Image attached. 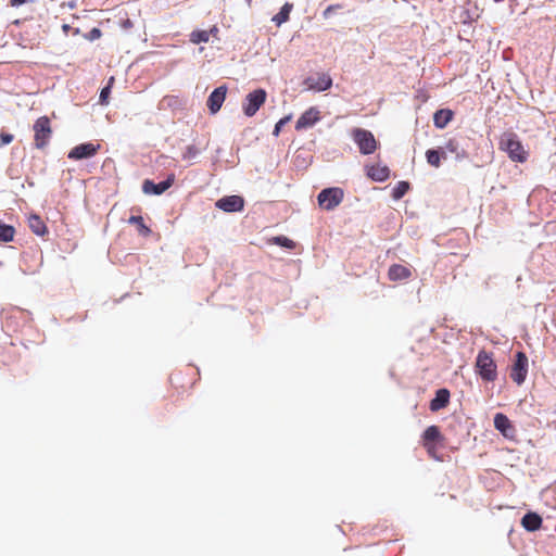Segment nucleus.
Segmentation results:
<instances>
[{
  "mask_svg": "<svg viewBox=\"0 0 556 556\" xmlns=\"http://www.w3.org/2000/svg\"><path fill=\"white\" fill-rule=\"evenodd\" d=\"M498 148L506 152L513 162L526 163L528 161L529 152L514 131H505L501 135Z\"/></svg>",
  "mask_w": 556,
  "mask_h": 556,
  "instance_id": "nucleus-1",
  "label": "nucleus"
},
{
  "mask_svg": "<svg viewBox=\"0 0 556 556\" xmlns=\"http://www.w3.org/2000/svg\"><path fill=\"white\" fill-rule=\"evenodd\" d=\"M34 131V147L38 150H43L48 147L52 138L51 121L48 116H40L33 125Z\"/></svg>",
  "mask_w": 556,
  "mask_h": 556,
  "instance_id": "nucleus-2",
  "label": "nucleus"
},
{
  "mask_svg": "<svg viewBox=\"0 0 556 556\" xmlns=\"http://www.w3.org/2000/svg\"><path fill=\"white\" fill-rule=\"evenodd\" d=\"M476 370L484 381L492 382L497 378V367L492 353L480 351L476 358Z\"/></svg>",
  "mask_w": 556,
  "mask_h": 556,
  "instance_id": "nucleus-3",
  "label": "nucleus"
},
{
  "mask_svg": "<svg viewBox=\"0 0 556 556\" xmlns=\"http://www.w3.org/2000/svg\"><path fill=\"white\" fill-rule=\"evenodd\" d=\"M352 138L362 154H372L377 150V141L371 131L363 128H354Z\"/></svg>",
  "mask_w": 556,
  "mask_h": 556,
  "instance_id": "nucleus-4",
  "label": "nucleus"
},
{
  "mask_svg": "<svg viewBox=\"0 0 556 556\" xmlns=\"http://www.w3.org/2000/svg\"><path fill=\"white\" fill-rule=\"evenodd\" d=\"M266 99L267 92L265 89L258 88L249 92L242 102V111L244 115L248 117L254 116L260 108L265 103Z\"/></svg>",
  "mask_w": 556,
  "mask_h": 556,
  "instance_id": "nucleus-5",
  "label": "nucleus"
},
{
  "mask_svg": "<svg viewBox=\"0 0 556 556\" xmlns=\"http://www.w3.org/2000/svg\"><path fill=\"white\" fill-rule=\"evenodd\" d=\"M529 361L525 352H517L510 366L509 377L517 384L521 386L528 376Z\"/></svg>",
  "mask_w": 556,
  "mask_h": 556,
  "instance_id": "nucleus-6",
  "label": "nucleus"
},
{
  "mask_svg": "<svg viewBox=\"0 0 556 556\" xmlns=\"http://www.w3.org/2000/svg\"><path fill=\"white\" fill-rule=\"evenodd\" d=\"M344 198V192L339 187L326 188L317 197L318 204L323 210L332 211Z\"/></svg>",
  "mask_w": 556,
  "mask_h": 556,
  "instance_id": "nucleus-7",
  "label": "nucleus"
},
{
  "mask_svg": "<svg viewBox=\"0 0 556 556\" xmlns=\"http://www.w3.org/2000/svg\"><path fill=\"white\" fill-rule=\"evenodd\" d=\"M100 149V144H93L91 142L81 143L74 147L70 153L68 159L71 160H83L88 159L97 154Z\"/></svg>",
  "mask_w": 556,
  "mask_h": 556,
  "instance_id": "nucleus-8",
  "label": "nucleus"
},
{
  "mask_svg": "<svg viewBox=\"0 0 556 556\" xmlns=\"http://www.w3.org/2000/svg\"><path fill=\"white\" fill-rule=\"evenodd\" d=\"M243 206L244 200L240 195H227L216 202V207L228 213L242 211Z\"/></svg>",
  "mask_w": 556,
  "mask_h": 556,
  "instance_id": "nucleus-9",
  "label": "nucleus"
},
{
  "mask_svg": "<svg viewBox=\"0 0 556 556\" xmlns=\"http://www.w3.org/2000/svg\"><path fill=\"white\" fill-rule=\"evenodd\" d=\"M494 427L497 431L502 433L506 439H514L516 434V429L509 418L503 414L497 413L494 416Z\"/></svg>",
  "mask_w": 556,
  "mask_h": 556,
  "instance_id": "nucleus-10",
  "label": "nucleus"
},
{
  "mask_svg": "<svg viewBox=\"0 0 556 556\" xmlns=\"http://www.w3.org/2000/svg\"><path fill=\"white\" fill-rule=\"evenodd\" d=\"M226 94L227 87L223 85L214 89L212 93L208 96L206 104L212 114H216L220 110L226 99Z\"/></svg>",
  "mask_w": 556,
  "mask_h": 556,
  "instance_id": "nucleus-11",
  "label": "nucleus"
},
{
  "mask_svg": "<svg viewBox=\"0 0 556 556\" xmlns=\"http://www.w3.org/2000/svg\"><path fill=\"white\" fill-rule=\"evenodd\" d=\"M304 85L308 90L326 91L332 86V78L328 74H318L317 77H307Z\"/></svg>",
  "mask_w": 556,
  "mask_h": 556,
  "instance_id": "nucleus-12",
  "label": "nucleus"
},
{
  "mask_svg": "<svg viewBox=\"0 0 556 556\" xmlns=\"http://www.w3.org/2000/svg\"><path fill=\"white\" fill-rule=\"evenodd\" d=\"M319 119V111L316 108H309L296 121L295 129L302 130L309 128L314 126Z\"/></svg>",
  "mask_w": 556,
  "mask_h": 556,
  "instance_id": "nucleus-13",
  "label": "nucleus"
},
{
  "mask_svg": "<svg viewBox=\"0 0 556 556\" xmlns=\"http://www.w3.org/2000/svg\"><path fill=\"white\" fill-rule=\"evenodd\" d=\"M174 180H175L174 175H169L166 180H164L160 184H154L152 180L147 179L143 181L142 190L144 193H148V194H150V193L162 194L168 188L172 187V185L174 184Z\"/></svg>",
  "mask_w": 556,
  "mask_h": 556,
  "instance_id": "nucleus-14",
  "label": "nucleus"
},
{
  "mask_svg": "<svg viewBox=\"0 0 556 556\" xmlns=\"http://www.w3.org/2000/svg\"><path fill=\"white\" fill-rule=\"evenodd\" d=\"M412 276V270L401 264H393L388 270V277L391 281L406 280Z\"/></svg>",
  "mask_w": 556,
  "mask_h": 556,
  "instance_id": "nucleus-15",
  "label": "nucleus"
},
{
  "mask_svg": "<svg viewBox=\"0 0 556 556\" xmlns=\"http://www.w3.org/2000/svg\"><path fill=\"white\" fill-rule=\"evenodd\" d=\"M450 402V391L447 389H439L435 393L434 399L430 402V409L432 412L444 408Z\"/></svg>",
  "mask_w": 556,
  "mask_h": 556,
  "instance_id": "nucleus-16",
  "label": "nucleus"
},
{
  "mask_svg": "<svg viewBox=\"0 0 556 556\" xmlns=\"http://www.w3.org/2000/svg\"><path fill=\"white\" fill-rule=\"evenodd\" d=\"M454 113L450 109L438 110L433 115V124L437 128L443 129L453 119Z\"/></svg>",
  "mask_w": 556,
  "mask_h": 556,
  "instance_id": "nucleus-17",
  "label": "nucleus"
},
{
  "mask_svg": "<svg viewBox=\"0 0 556 556\" xmlns=\"http://www.w3.org/2000/svg\"><path fill=\"white\" fill-rule=\"evenodd\" d=\"M367 175L375 181H384L390 176V169L388 166L372 165L367 168Z\"/></svg>",
  "mask_w": 556,
  "mask_h": 556,
  "instance_id": "nucleus-18",
  "label": "nucleus"
},
{
  "mask_svg": "<svg viewBox=\"0 0 556 556\" xmlns=\"http://www.w3.org/2000/svg\"><path fill=\"white\" fill-rule=\"evenodd\" d=\"M28 226L30 230L37 236H45L48 232V228L41 217L37 214H31L28 217Z\"/></svg>",
  "mask_w": 556,
  "mask_h": 556,
  "instance_id": "nucleus-19",
  "label": "nucleus"
},
{
  "mask_svg": "<svg viewBox=\"0 0 556 556\" xmlns=\"http://www.w3.org/2000/svg\"><path fill=\"white\" fill-rule=\"evenodd\" d=\"M292 3H285L280 11L273 17V22L280 26L282 23L287 22L289 20L290 12L292 11Z\"/></svg>",
  "mask_w": 556,
  "mask_h": 556,
  "instance_id": "nucleus-20",
  "label": "nucleus"
},
{
  "mask_svg": "<svg viewBox=\"0 0 556 556\" xmlns=\"http://www.w3.org/2000/svg\"><path fill=\"white\" fill-rule=\"evenodd\" d=\"M442 157H445L444 152H440L439 150L434 149H429L426 151L427 162L433 167H439L441 165Z\"/></svg>",
  "mask_w": 556,
  "mask_h": 556,
  "instance_id": "nucleus-21",
  "label": "nucleus"
},
{
  "mask_svg": "<svg viewBox=\"0 0 556 556\" xmlns=\"http://www.w3.org/2000/svg\"><path fill=\"white\" fill-rule=\"evenodd\" d=\"M441 438V433L439 427L430 426L428 427L422 434V443H434Z\"/></svg>",
  "mask_w": 556,
  "mask_h": 556,
  "instance_id": "nucleus-22",
  "label": "nucleus"
},
{
  "mask_svg": "<svg viewBox=\"0 0 556 556\" xmlns=\"http://www.w3.org/2000/svg\"><path fill=\"white\" fill-rule=\"evenodd\" d=\"M15 236V229L11 225H7L0 220V241L11 242Z\"/></svg>",
  "mask_w": 556,
  "mask_h": 556,
  "instance_id": "nucleus-23",
  "label": "nucleus"
},
{
  "mask_svg": "<svg viewBox=\"0 0 556 556\" xmlns=\"http://www.w3.org/2000/svg\"><path fill=\"white\" fill-rule=\"evenodd\" d=\"M128 223L136 225L138 232L144 237L149 236L151 232V229L144 224L142 216H130Z\"/></svg>",
  "mask_w": 556,
  "mask_h": 556,
  "instance_id": "nucleus-24",
  "label": "nucleus"
},
{
  "mask_svg": "<svg viewBox=\"0 0 556 556\" xmlns=\"http://www.w3.org/2000/svg\"><path fill=\"white\" fill-rule=\"evenodd\" d=\"M408 189H409V184L407 181H399L392 191L393 199L400 200L401 198H403L406 194Z\"/></svg>",
  "mask_w": 556,
  "mask_h": 556,
  "instance_id": "nucleus-25",
  "label": "nucleus"
},
{
  "mask_svg": "<svg viewBox=\"0 0 556 556\" xmlns=\"http://www.w3.org/2000/svg\"><path fill=\"white\" fill-rule=\"evenodd\" d=\"M210 40V31L207 30H194L190 35V41L192 43L207 42Z\"/></svg>",
  "mask_w": 556,
  "mask_h": 556,
  "instance_id": "nucleus-26",
  "label": "nucleus"
},
{
  "mask_svg": "<svg viewBox=\"0 0 556 556\" xmlns=\"http://www.w3.org/2000/svg\"><path fill=\"white\" fill-rule=\"evenodd\" d=\"M445 148L448 152L455 154L457 157H465L466 156V152L464 150H459V144H458V141L456 139H450L446 144H445Z\"/></svg>",
  "mask_w": 556,
  "mask_h": 556,
  "instance_id": "nucleus-27",
  "label": "nucleus"
},
{
  "mask_svg": "<svg viewBox=\"0 0 556 556\" xmlns=\"http://www.w3.org/2000/svg\"><path fill=\"white\" fill-rule=\"evenodd\" d=\"M274 242L280 247L288 249H293L295 247V243L285 236L275 237Z\"/></svg>",
  "mask_w": 556,
  "mask_h": 556,
  "instance_id": "nucleus-28",
  "label": "nucleus"
},
{
  "mask_svg": "<svg viewBox=\"0 0 556 556\" xmlns=\"http://www.w3.org/2000/svg\"><path fill=\"white\" fill-rule=\"evenodd\" d=\"M291 119V116H286L281 119L278 121V123L275 125V128H274V131H273V135L274 136H279L280 131H281V128H283V126Z\"/></svg>",
  "mask_w": 556,
  "mask_h": 556,
  "instance_id": "nucleus-29",
  "label": "nucleus"
},
{
  "mask_svg": "<svg viewBox=\"0 0 556 556\" xmlns=\"http://www.w3.org/2000/svg\"><path fill=\"white\" fill-rule=\"evenodd\" d=\"M199 153V150L194 146H188L186 152L184 153V159H192L195 157Z\"/></svg>",
  "mask_w": 556,
  "mask_h": 556,
  "instance_id": "nucleus-30",
  "label": "nucleus"
},
{
  "mask_svg": "<svg viewBox=\"0 0 556 556\" xmlns=\"http://www.w3.org/2000/svg\"><path fill=\"white\" fill-rule=\"evenodd\" d=\"M520 521H542V518L535 513H528Z\"/></svg>",
  "mask_w": 556,
  "mask_h": 556,
  "instance_id": "nucleus-31",
  "label": "nucleus"
},
{
  "mask_svg": "<svg viewBox=\"0 0 556 556\" xmlns=\"http://www.w3.org/2000/svg\"><path fill=\"white\" fill-rule=\"evenodd\" d=\"M111 90H110V87H104L101 92H100V102L102 104H105L108 103V98H109V94H110Z\"/></svg>",
  "mask_w": 556,
  "mask_h": 556,
  "instance_id": "nucleus-32",
  "label": "nucleus"
},
{
  "mask_svg": "<svg viewBox=\"0 0 556 556\" xmlns=\"http://www.w3.org/2000/svg\"><path fill=\"white\" fill-rule=\"evenodd\" d=\"M0 140H1V144H3V146L9 144L13 141V135L7 134V132H1Z\"/></svg>",
  "mask_w": 556,
  "mask_h": 556,
  "instance_id": "nucleus-33",
  "label": "nucleus"
},
{
  "mask_svg": "<svg viewBox=\"0 0 556 556\" xmlns=\"http://www.w3.org/2000/svg\"><path fill=\"white\" fill-rule=\"evenodd\" d=\"M425 448L427 450L428 454L432 457L435 456V452H437V445L434 443H422Z\"/></svg>",
  "mask_w": 556,
  "mask_h": 556,
  "instance_id": "nucleus-34",
  "label": "nucleus"
},
{
  "mask_svg": "<svg viewBox=\"0 0 556 556\" xmlns=\"http://www.w3.org/2000/svg\"><path fill=\"white\" fill-rule=\"evenodd\" d=\"M528 532H534L541 528L542 523H521Z\"/></svg>",
  "mask_w": 556,
  "mask_h": 556,
  "instance_id": "nucleus-35",
  "label": "nucleus"
},
{
  "mask_svg": "<svg viewBox=\"0 0 556 556\" xmlns=\"http://www.w3.org/2000/svg\"><path fill=\"white\" fill-rule=\"evenodd\" d=\"M340 8H341V5H340V4H332V5H329V7L324 11V13H323L324 17H326V18H327V17H329V16H330V14H331L334 10L340 9Z\"/></svg>",
  "mask_w": 556,
  "mask_h": 556,
  "instance_id": "nucleus-36",
  "label": "nucleus"
},
{
  "mask_svg": "<svg viewBox=\"0 0 556 556\" xmlns=\"http://www.w3.org/2000/svg\"><path fill=\"white\" fill-rule=\"evenodd\" d=\"M100 37H101V30L99 28H92L89 34V39L93 40V39H98Z\"/></svg>",
  "mask_w": 556,
  "mask_h": 556,
  "instance_id": "nucleus-37",
  "label": "nucleus"
},
{
  "mask_svg": "<svg viewBox=\"0 0 556 556\" xmlns=\"http://www.w3.org/2000/svg\"><path fill=\"white\" fill-rule=\"evenodd\" d=\"M26 2H27V0H10V4L12 7H20Z\"/></svg>",
  "mask_w": 556,
  "mask_h": 556,
  "instance_id": "nucleus-38",
  "label": "nucleus"
},
{
  "mask_svg": "<svg viewBox=\"0 0 556 556\" xmlns=\"http://www.w3.org/2000/svg\"><path fill=\"white\" fill-rule=\"evenodd\" d=\"M62 29H63V31H64L65 34H67V33H68V30L71 29V26H70V25H67V24H64V25L62 26Z\"/></svg>",
  "mask_w": 556,
  "mask_h": 556,
  "instance_id": "nucleus-39",
  "label": "nucleus"
}]
</instances>
